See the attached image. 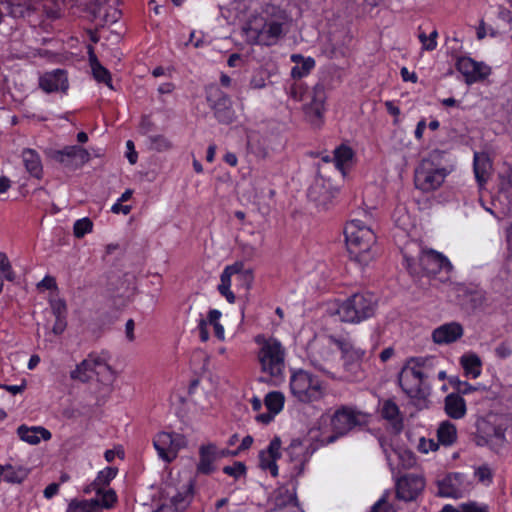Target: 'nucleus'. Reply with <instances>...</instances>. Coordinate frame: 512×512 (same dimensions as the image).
Instances as JSON below:
<instances>
[{"mask_svg": "<svg viewBox=\"0 0 512 512\" xmlns=\"http://www.w3.org/2000/svg\"><path fill=\"white\" fill-rule=\"evenodd\" d=\"M457 441V428L455 424L446 420L439 424L437 429V442L445 447L452 446Z\"/></svg>", "mask_w": 512, "mask_h": 512, "instance_id": "c9c22d12", "label": "nucleus"}, {"mask_svg": "<svg viewBox=\"0 0 512 512\" xmlns=\"http://www.w3.org/2000/svg\"><path fill=\"white\" fill-rule=\"evenodd\" d=\"M461 474H448L438 483L439 494L443 497L457 498L461 493L460 488Z\"/></svg>", "mask_w": 512, "mask_h": 512, "instance_id": "473e14b6", "label": "nucleus"}, {"mask_svg": "<svg viewBox=\"0 0 512 512\" xmlns=\"http://www.w3.org/2000/svg\"><path fill=\"white\" fill-rule=\"evenodd\" d=\"M239 272L237 264L227 266L221 274V283L218 286V290L222 296L226 298L229 303H234L235 295L231 291V276Z\"/></svg>", "mask_w": 512, "mask_h": 512, "instance_id": "e433bc0d", "label": "nucleus"}, {"mask_svg": "<svg viewBox=\"0 0 512 512\" xmlns=\"http://www.w3.org/2000/svg\"><path fill=\"white\" fill-rule=\"evenodd\" d=\"M276 460V458L267 456L266 452H260L259 454L261 468L264 470H268L274 477L278 475V466L276 464Z\"/></svg>", "mask_w": 512, "mask_h": 512, "instance_id": "a18cd8bd", "label": "nucleus"}, {"mask_svg": "<svg viewBox=\"0 0 512 512\" xmlns=\"http://www.w3.org/2000/svg\"><path fill=\"white\" fill-rule=\"evenodd\" d=\"M325 91L323 87L316 86L313 89V95L310 103L306 106V114L314 116L317 119L322 118L325 110Z\"/></svg>", "mask_w": 512, "mask_h": 512, "instance_id": "f704fd0d", "label": "nucleus"}, {"mask_svg": "<svg viewBox=\"0 0 512 512\" xmlns=\"http://www.w3.org/2000/svg\"><path fill=\"white\" fill-rule=\"evenodd\" d=\"M247 150L258 159H265L270 154V138L257 131H251L247 135Z\"/></svg>", "mask_w": 512, "mask_h": 512, "instance_id": "5701e85b", "label": "nucleus"}, {"mask_svg": "<svg viewBox=\"0 0 512 512\" xmlns=\"http://www.w3.org/2000/svg\"><path fill=\"white\" fill-rule=\"evenodd\" d=\"M400 75L404 82L416 83L418 81L416 73L410 72L407 67L401 68Z\"/></svg>", "mask_w": 512, "mask_h": 512, "instance_id": "0e129e2a", "label": "nucleus"}, {"mask_svg": "<svg viewBox=\"0 0 512 512\" xmlns=\"http://www.w3.org/2000/svg\"><path fill=\"white\" fill-rule=\"evenodd\" d=\"M93 222L90 218L84 217L75 221L73 225V234L76 238H83L86 234L92 232Z\"/></svg>", "mask_w": 512, "mask_h": 512, "instance_id": "37998d69", "label": "nucleus"}, {"mask_svg": "<svg viewBox=\"0 0 512 512\" xmlns=\"http://www.w3.org/2000/svg\"><path fill=\"white\" fill-rule=\"evenodd\" d=\"M466 402L459 394L451 393L445 397V412L453 419H462L466 415Z\"/></svg>", "mask_w": 512, "mask_h": 512, "instance_id": "2f4dec72", "label": "nucleus"}, {"mask_svg": "<svg viewBox=\"0 0 512 512\" xmlns=\"http://www.w3.org/2000/svg\"><path fill=\"white\" fill-rule=\"evenodd\" d=\"M223 472L238 480L246 475V466L243 462L236 461L231 466H225Z\"/></svg>", "mask_w": 512, "mask_h": 512, "instance_id": "49530a36", "label": "nucleus"}, {"mask_svg": "<svg viewBox=\"0 0 512 512\" xmlns=\"http://www.w3.org/2000/svg\"><path fill=\"white\" fill-rule=\"evenodd\" d=\"M435 362L436 357L434 356L415 357L409 360V364H411L413 367H418L422 374L427 375L423 376L424 385H426V380L434 377L433 367L435 365Z\"/></svg>", "mask_w": 512, "mask_h": 512, "instance_id": "58836bf2", "label": "nucleus"}, {"mask_svg": "<svg viewBox=\"0 0 512 512\" xmlns=\"http://www.w3.org/2000/svg\"><path fill=\"white\" fill-rule=\"evenodd\" d=\"M506 425L500 415L490 413L476 421L474 441L477 446H489L497 451L506 441Z\"/></svg>", "mask_w": 512, "mask_h": 512, "instance_id": "0eeeda50", "label": "nucleus"}, {"mask_svg": "<svg viewBox=\"0 0 512 512\" xmlns=\"http://www.w3.org/2000/svg\"><path fill=\"white\" fill-rule=\"evenodd\" d=\"M475 475L479 481L484 482L486 480H492V473L488 466H480L475 471Z\"/></svg>", "mask_w": 512, "mask_h": 512, "instance_id": "052dcab7", "label": "nucleus"}, {"mask_svg": "<svg viewBox=\"0 0 512 512\" xmlns=\"http://www.w3.org/2000/svg\"><path fill=\"white\" fill-rule=\"evenodd\" d=\"M17 433L21 440L32 445L38 444L40 442L39 435L44 440H49L51 438V433L43 427L29 428L25 425H21L18 427Z\"/></svg>", "mask_w": 512, "mask_h": 512, "instance_id": "72a5a7b5", "label": "nucleus"}, {"mask_svg": "<svg viewBox=\"0 0 512 512\" xmlns=\"http://www.w3.org/2000/svg\"><path fill=\"white\" fill-rule=\"evenodd\" d=\"M275 415L276 414L268 410V412L258 414L256 421L262 424H269L274 419Z\"/></svg>", "mask_w": 512, "mask_h": 512, "instance_id": "338daca9", "label": "nucleus"}, {"mask_svg": "<svg viewBox=\"0 0 512 512\" xmlns=\"http://www.w3.org/2000/svg\"><path fill=\"white\" fill-rule=\"evenodd\" d=\"M187 445V438L179 433L159 432L153 439V446L159 457L167 463L172 462Z\"/></svg>", "mask_w": 512, "mask_h": 512, "instance_id": "9b49d317", "label": "nucleus"}, {"mask_svg": "<svg viewBox=\"0 0 512 512\" xmlns=\"http://www.w3.org/2000/svg\"><path fill=\"white\" fill-rule=\"evenodd\" d=\"M437 37L438 32L437 30H433L429 36H427L425 33H420L418 38L422 44V47L426 51H433L437 47Z\"/></svg>", "mask_w": 512, "mask_h": 512, "instance_id": "de8ad7c7", "label": "nucleus"}, {"mask_svg": "<svg viewBox=\"0 0 512 512\" xmlns=\"http://www.w3.org/2000/svg\"><path fill=\"white\" fill-rule=\"evenodd\" d=\"M48 156L65 167H78L89 161V152L78 145H68L63 149L51 150Z\"/></svg>", "mask_w": 512, "mask_h": 512, "instance_id": "2eb2a0df", "label": "nucleus"}, {"mask_svg": "<svg viewBox=\"0 0 512 512\" xmlns=\"http://www.w3.org/2000/svg\"><path fill=\"white\" fill-rule=\"evenodd\" d=\"M426 128H427V123H426L425 119H421L420 121H418L415 131H414V135L417 140L422 139Z\"/></svg>", "mask_w": 512, "mask_h": 512, "instance_id": "69168bd1", "label": "nucleus"}, {"mask_svg": "<svg viewBox=\"0 0 512 512\" xmlns=\"http://www.w3.org/2000/svg\"><path fill=\"white\" fill-rule=\"evenodd\" d=\"M289 387L291 395L304 404L319 401L325 394L323 382L319 377L303 369L291 371Z\"/></svg>", "mask_w": 512, "mask_h": 512, "instance_id": "423d86ee", "label": "nucleus"}, {"mask_svg": "<svg viewBox=\"0 0 512 512\" xmlns=\"http://www.w3.org/2000/svg\"><path fill=\"white\" fill-rule=\"evenodd\" d=\"M50 306L53 315L56 320H64L66 317L67 306L66 302L63 299H52L50 301Z\"/></svg>", "mask_w": 512, "mask_h": 512, "instance_id": "8fccbe9b", "label": "nucleus"}, {"mask_svg": "<svg viewBox=\"0 0 512 512\" xmlns=\"http://www.w3.org/2000/svg\"><path fill=\"white\" fill-rule=\"evenodd\" d=\"M264 402L269 411L278 414L284 407V396L281 392H269L265 396Z\"/></svg>", "mask_w": 512, "mask_h": 512, "instance_id": "a19ab883", "label": "nucleus"}, {"mask_svg": "<svg viewBox=\"0 0 512 512\" xmlns=\"http://www.w3.org/2000/svg\"><path fill=\"white\" fill-rule=\"evenodd\" d=\"M498 19L505 23L506 26H509L512 22V12L503 6L499 7Z\"/></svg>", "mask_w": 512, "mask_h": 512, "instance_id": "680f3d73", "label": "nucleus"}, {"mask_svg": "<svg viewBox=\"0 0 512 512\" xmlns=\"http://www.w3.org/2000/svg\"><path fill=\"white\" fill-rule=\"evenodd\" d=\"M344 236L350 258L360 265H367L374 257L372 247L376 243L374 231L363 221L353 219L346 223Z\"/></svg>", "mask_w": 512, "mask_h": 512, "instance_id": "20e7f679", "label": "nucleus"}, {"mask_svg": "<svg viewBox=\"0 0 512 512\" xmlns=\"http://www.w3.org/2000/svg\"><path fill=\"white\" fill-rule=\"evenodd\" d=\"M370 512H395L387 501V494H384L371 508Z\"/></svg>", "mask_w": 512, "mask_h": 512, "instance_id": "6e6d98bb", "label": "nucleus"}, {"mask_svg": "<svg viewBox=\"0 0 512 512\" xmlns=\"http://www.w3.org/2000/svg\"><path fill=\"white\" fill-rule=\"evenodd\" d=\"M108 368L107 371L103 366H96V376L100 382L105 384L112 383L116 378V374L109 364Z\"/></svg>", "mask_w": 512, "mask_h": 512, "instance_id": "3c124183", "label": "nucleus"}, {"mask_svg": "<svg viewBox=\"0 0 512 512\" xmlns=\"http://www.w3.org/2000/svg\"><path fill=\"white\" fill-rule=\"evenodd\" d=\"M270 512H303L297 500L296 487L293 486L291 490L278 489L274 497V507Z\"/></svg>", "mask_w": 512, "mask_h": 512, "instance_id": "412c9836", "label": "nucleus"}, {"mask_svg": "<svg viewBox=\"0 0 512 512\" xmlns=\"http://www.w3.org/2000/svg\"><path fill=\"white\" fill-rule=\"evenodd\" d=\"M455 67L460 72L468 84H473L485 80L491 73L490 67L482 62H477L471 57L460 56L457 58Z\"/></svg>", "mask_w": 512, "mask_h": 512, "instance_id": "dca6fc26", "label": "nucleus"}, {"mask_svg": "<svg viewBox=\"0 0 512 512\" xmlns=\"http://www.w3.org/2000/svg\"><path fill=\"white\" fill-rule=\"evenodd\" d=\"M207 100L210 103L214 116L222 124H230L235 119V111L230 97L217 87L209 90Z\"/></svg>", "mask_w": 512, "mask_h": 512, "instance_id": "4468645a", "label": "nucleus"}, {"mask_svg": "<svg viewBox=\"0 0 512 512\" xmlns=\"http://www.w3.org/2000/svg\"><path fill=\"white\" fill-rule=\"evenodd\" d=\"M446 177L436 168H430L427 163L418 165L415 170V186L424 192H430L439 188Z\"/></svg>", "mask_w": 512, "mask_h": 512, "instance_id": "a211bd4d", "label": "nucleus"}, {"mask_svg": "<svg viewBox=\"0 0 512 512\" xmlns=\"http://www.w3.org/2000/svg\"><path fill=\"white\" fill-rule=\"evenodd\" d=\"M123 202H119L118 200L112 205L111 207V212L115 213V214H119V213H122L124 215H128L131 210H132V207L130 205H123L122 204Z\"/></svg>", "mask_w": 512, "mask_h": 512, "instance_id": "e2e57ef3", "label": "nucleus"}, {"mask_svg": "<svg viewBox=\"0 0 512 512\" xmlns=\"http://www.w3.org/2000/svg\"><path fill=\"white\" fill-rule=\"evenodd\" d=\"M117 469L113 467H107L103 471L99 472L97 482L99 485H108L109 482L115 478Z\"/></svg>", "mask_w": 512, "mask_h": 512, "instance_id": "864d4df0", "label": "nucleus"}, {"mask_svg": "<svg viewBox=\"0 0 512 512\" xmlns=\"http://www.w3.org/2000/svg\"><path fill=\"white\" fill-rule=\"evenodd\" d=\"M0 273H2L3 278L9 282H13L16 278L8 256L4 252H0Z\"/></svg>", "mask_w": 512, "mask_h": 512, "instance_id": "c03bdc74", "label": "nucleus"}, {"mask_svg": "<svg viewBox=\"0 0 512 512\" xmlns=\"http://www.w3.org/2000/svg\"><path fill=\"white\" fill-rule=\"evenodd\" d=\"M150 146L152 149L162 152L171 147L170 141L164 135L149 136Z\"/></svg>", "mask_w": 512, "mask_h": 512, "instance_id": "09e8293b", "label": "nucleus"}, {"mask_svg": "<svg viewBox=\"0 0 512 512\" xmlns=\"http://www.w3.org/2000/svg\"><path fill=\"white\" fill-rule=\"evenodd\" d=\"M380 415L390 424L395 433L402 431L404 427L403 415L392 399H386L381 403Z\"/></svg>", "mask_w": 512, "mask_h": 512, "instance_id": "b1692460", "label": "nucleus"}, {"mask_svg": "<svg viewBox=\"0 0 512 512\" xmlns=\"http://www.w3.org/2000/svg\"><path fill=\"white\" fill-rule=\"evenodd\" d=\"M354 156L355 152L350 146L346 144H340L333 151V161L335 167L342 174H345L346 170L351 167Z\"/></svg>", "mask_w": 512, "mask_h": 512, "instance_id": "7c9ffc66", "label": "nucleus"}, {"mask_svg": "<svg viewBox=\"0 0 512 512\" xmlns=\"http://www.w3.org/2000/svg\"><path fill=\"white\" fill-rule=\"evenodd\" d=\"M460 512H489V508L486 504L469 502L460 506Z\"/></svg>", "mask_w": 512, "mask_h": 512, "instance_id": "13d9d810", "label": "nucleus"}, {"mask_svg": "<svg viewBox=\"0 0 512 512\" xmlns=\"http://www.w3.org/2000/svg\"><path fill=\"white\" fill-rule=\"evenodd\" d=\"M401 253L403 265L413 278L427 277L440 283L451 280L454 267L443 253L434 249H424L417 242L407 243Z\"/></svg>", "mask_w": 512, "mask_h": 512, "instance_id": "f257e3e1", "label": "nucleus"}, {"mask_svg": "<svg viewBox=\"0 0 512 512\" xmlns=\"http://www.w3.org/2000/svg\"><path fill=\"white\" fill-rule=\"evenodd\" d=\"M327 344L335 345L341 352V358L346 370L358 367L365 357L366 351L357 346L348 333L329 334L325 336Z\"/></svg>", "mask_w": 512, "mask_h": 512, "instance_id": "9d476101", "label": "nucleus"}, {"mask_svg": "<svg viewBox=\"0 0 512 512\" xmlns=\"http://www.w3.org/2000/svg\"><path fill=\"white\" fill-rule=\"evenodd\" d=\"M285 91L295 101H302L307 93V87L299 80H293L286 84Z\"/></svg>", "mask_w": 512, "mask_h": 512, "instance_id": "79ce46f5", "label": "nucleus"}, {"mask_svg": "<svg viewBox=\"0 0 512 512\" xmlns=\"http://www.w3.org/2000/svg\"><path fill=\"white\" fill-rule=\"evenodd\" d=\"M492 164L488 156L484 153H474L473 158V171L475 179L480 188L484 187L487 183Z\"/></svg>", "mask_w": 512, "mask_h": 512, "instance_id": "cd10ccee", "label": "nucleus"}, {"mask_svg": "<svg viewBox=\"0 0 512 512\" xmlns=\"http://www.w3.org/2000/svg\"><path fill=\"white\" fill-rule=\"evenodd\" d=\"M230 454L228 450H219L215 444L202 445L199 448V462L197 473L210 475L217 470L215 462Z\"/></svg>", "mask_w": 512, "mask_h": 512, "instance_id": "6ab92c4d", "label": "nucleus"}, {"mask_svg": "<svg viewBox=\"0 0 512 512\" xmlns=\"http://www.w3.org/2000/svg\"><path fill=\"white\" fill-rule=\"evenodd\" d=\"M284 22L280 17L255 16L247 24V31L254 37L255 43L271 46L283 35Z\"/></svg>", "mask_w": 512, "mask_h": 512, "instance_id": "6e6552de", "label": "nucleus"}, {"mask_svg": "<svg viewBox=\"0 0 512 512\" xmlns=\"http://www.w3.org/2000/svg\"><path fill=\"white\" fill-rule=\"evenodd\" d=\"M368 424V415L350 406H341L335 410L331 417V427L334 435L329 437L328 442H334L338 437L345 436L356 427Z\"/></svg>", "mask_w": 512, "mask_h": 512, "instance_id": "1a4fd4ad", "label": "nucleus"}, {"mask_svg": "<svg viewBox=\"0 0 512 512\" xmlns=\"http://www.w3.org/2000/svg\"><path fill=\"white\" fill-rule=\"evenodd\" d=\"M223 161L231 167H236L238 164V157L235 153L227 151L223 156Z\"/></svg>", "mask_w": 512, "mask_h": 512, "instance_id": "774afa93", "label": "nucleus"}, {"mask_svg": "<svg viewBox=\"0 0 512 512\" xmlns=\"http://www.w3.org/2000/svg\"><path fill=\"white\" fill-rule=\"evenodd\" d=\"M438 447V442H435L432 439L421 438L418 443V450L424 454H427L430 451H436Z\"/></svg>", "mask_w": 512, "mask_h": 512, "instance_id": "4d7b16f0", "label": "nucleus"}, {"mask_svg": "<svg viewBox=\"0 0 512 512\" xmlns=\"http://www.w3.org/2000/svg\"><path fill=\"white\" fill-rule=\"evenodd\" d=\"M325 337L322 340L315 339L308 346L309 357L312 365L319 369L323 370V361H327L331 358L332 352L331 350L325 346Z\"/></svg>", "mask_w": 512, "mask_h": 512, "instance_id": "bb28decb", "label": "nucleus"}, {"mask_svg": "<svg viewBox=\"0 0 512 512\" xmlns=\"http://www.w3.org/2000/svg\"><path fill=\"white\" fill-rule=\"evenodd\" d=\"M22 161L26 171L31 177L38 180L43 177V165L39 153L31 148L23 149L21 153Z\"/></svg>", "mask_w": 512, "mask_h": 512, "instance_id": "a878e982", "label": "nucleus"}, {"mask_svg": "<svg viewBox=\"0 0 512 512\" xmlns=\"http://www.w3.org/2000/svg\"><path fill=\"white\" fill-rule=\"evenodd\" d=\"M89 64L92 70V75L98 83H103L109 88L113 89L112 76L110 71L105 68L98 60L92 46L88 48Z\"/></svg>", "mask_w": 512, "mask_h": 512, "instance_id": "c756f323", "label": "nucleus"}, {"mask_svg": "<svg viewBox=\"0 0 512 512\" xmlns=\"http://www.w3.org/2000/svg\"><path fill=\"white\" fill-rule=\"evenodd\" d=\"M290 59L296 64L291 69V78L293 80H301L308 76L316 66L315 59L310 56L304 57L301 54H292Z\"/></svg>", "mask_w": 512, "mask_h": 512, "instance_id": "c85d7f7f", "label": "nucleus"}, {"mask_svg": "<svg viewBox=\"0 0 512 512\" xmlns=\"http://www.w3.org/2000/svg\"><path fill=\"white\" fill-rule=\"evenodd\" d=\"M255 342L260 346L258 361L261 371L272 378H282L285 369V349L275 338L257 335Z\"/></svg>", "mask_w": 512, "mask_h": 512, "instance_id": "39448f33", "label": "nucleus"}, {"mask_svg": "<svg viewBox=\"0 0 512 512\" xmlns=\"http://www.w3.org/2000/svg\"><path fill=\"white\" fill-rule=\"evenodd\" d=\"M67 512H101L100 501L97 499L72 501Z\"/></svg>", "mask_w": 512, "mask_h": 512, "instance_id": "ea45409f", "label": "nucleus"}, {"mask_svg": "<svg viewBox=\"0 0 512 512\" xmlns=\"http://www.w3.org/2000/svg\"><path fill=\"white\" fill-rule=\"evenodd\" d=\"M65 4V0H42L38 6L30 0L17 3L11 0L2 1L6 17L15 20L27 19L31 27H38L46 33L53 31V22L62 17Z\"/></svg>", "mask_w": 512, "mask_h": 512, "instance_id": "f03ea898", "label": "nucleus"}, {"mask_svg": "<svg viewBox=\"0 0 512 512\" xmlns=\"http://www.w3.org/2000/svg\"><path fill=\"white\" fill-rule=\"evenodd\" d=\"M280 449H281V440L279 437H274L268 447H267V450H265L264 452H266L267 456H271L273 458H280L281 456V453H280Z\"/></svg>", "mask_w": 512, "mask_h": 512, "instance_id": "5fc2aeb1", "label": "nucleus"}, {"mask_svg": "<svg viewBox=\"0 0 512 512\" xmlns=\"http://www.w3.org/2000/svg\"><path fill=\"white\" fill-rule=\"evenodd\" d=\"M378 298L371 292L354 293L346 300L325 302L321 309L324 317H338V320H367L375 316Z\"/></svg>", "mask_w": 512, "mask_h": 512, "instance_id": "7ed1b4c3", "label": "nucleus"}, {"mask_svg": "<svg viewBox=\"0 0 512 512\" xmlns=\"http://www.w3.org/2000/svg\"><path fill=\"white\" fill-rule=\"evenodd\" d=\"M421 162L427 163L430 168H436L443 173L445 177L455 169V157L447 150H432Z\"/></svg>", "mask_w": 512, "mask_h": 512, "instance_id": "aec40b11", "label": "nucleus"}, {"mask_svg": "<svg viewBox=\"0 0 512 512\" xmlns=\"http://www.w3.org/2000/svg\"><path fill=\"white\" fill-rule=\"evenodd\" d=\"M116 502V494L113 490H108L101 497V509L103 507L110 508Z\"/></svg>", "mask_w": 512, "mask_h": 512, "instance_id": "bf43d9fd", "label": "nucleus"}, {"mask_svg": "<svg viewBox=\"0 0 512 512\" xmlns=\"http://www.w3.org/2000/svg\"><path fill=\"white\" fill-rule=\"evenodd\" d=\"M463 335V328L457 322H446L436 328L432 333L433 341L436 344H449Z\"/></svg>", "mask_w": 512, "mask_h": 512, "instance_id": "393cba45", "label": "nucleus"}, {"mask_svg": "<svg viewBox=\"0 0 512 512\" xmlns=\"http://www.w3.org/2000/svg\"><path fill=\"white\" fill-rule=\"evenodd\" d=\"M460 363L465 371V374L473 379L480 376L482 371V362L476 354H465L461 357Z\"/></svg>", "mask_w": 512, "mask_h": 512, "instance_id": "4c0bfd02", "label": "nucleus"}, {"mask_svg": "<svg viewBox=\"0 0 512 512\" xmlns=\"http://www.w3.org/2000/svg\"><path fill=\"white\" fill-rule=\"evenodd\" d=\"M425 487V480L421 475L407 474L396 482V497L405 502L414 501Z\"/></svg>", "mask_w": 512, "mask_h": 512, "instance_id": "f3484780", "label": "nucleus"}, {"mask_svg": "<svg viewBox=\"0 0 512 512\" xmlns=\"http://www.w3.org/2000/svg\"><path fill=\"white\" fill-rule=\"evenodd\" d=\"M4 479L8 482L20 483L26 477V471L19 469L17 472L12 471L11 467L3 469Z\"/></svg>", "mask_w": 512, "mask_h": 512, "instance_id": "603ef678", "label": "nucleus"}, {"mask_svg": "<svg viewBox=\"0 0 512 512\" xmlns=\"http://www.w3.org/2000/svg\"><path fill=\"white\" fill-rule=\"evenodd\" d=\"M423 376L418 367H413L409 362L401 370L398 382L403 392L410 398H422L428 387L423 383Z\"/></svg>", "mask_w": 512, "mask_h": 512, "instance_id": "ddd939ff", "label": "nucleus"}, {"mask_svg": "<svg viewBox=\"0 0 512 512\" xmlns=\"http://www.w3.org/2000/svg\"><path fill=\"white\" fill-rule=\"evenodd\" d=\"M39 86L47 93L66 92L69 88L67 72L64 69L46 72L40 77Z\"/></svg>", "mask_w": 512, "mask_h": 512, "instance_id": "4be33fe9", "label": "nucleus"}, {"mask_svg": "<svg viewBox=\"0 0 512 512\" xmlns=\"http://www.w3.org/2000/svg\"><path fill=\"white\" fill-rule=\"evenodd\" d=\"M109 359L110 355L108 352L100 354L92 352L70 372V378L81 383H88L96 375V366H103L107 371L109 370Z\"/></svg>", "mask_w": 512, "mask_h": 512, "instance_id": "f8f14e48", "label": "nucleus"}]
</instances>
